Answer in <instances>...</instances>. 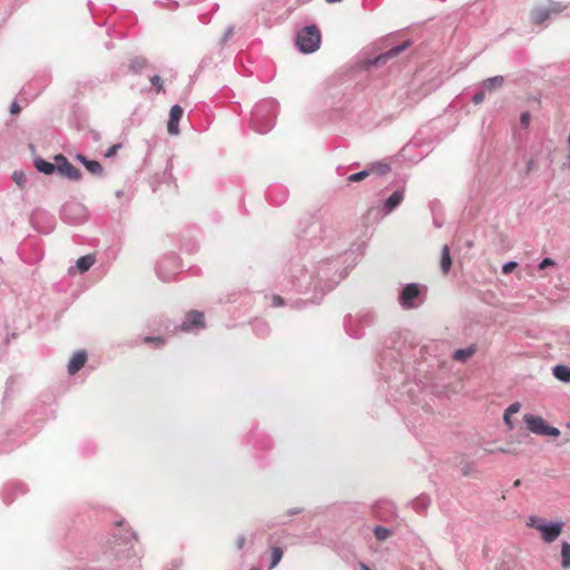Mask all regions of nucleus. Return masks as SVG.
I'll use <instances>...</instances> for the list:
<instances>
[{
    "instance_id": "47",
    "label": "nucleus",
    "mask_w": 570,
    "mask_h": 570,
    "mask_svg": "<svg viewBox=\"0 0 570 570\" xmlns=\"http://www.w3.org/2000/svg\"><path fill=\"white\" fill-rule=\"evenodd\" d=\"M503 420H504L505 424L509 426V429H512V428H513V424H512V421H511V415H508V414L504 412Z\"/></svg>"
},
{
    "instance_id": "29",
    "label": "nucleus",
    "mask_w": 570,
    "mask_h": 570,
    "mask_svg": "<svg viewBox=\"0 0 570 570\" xmlns=\"http://www.w3.org/2000/svg\"><path fill=\"white\" fill-rule=\"evenodd\" d=\"M561 558H562V567L570 568V543L562 542L561 544Z\"/></svg>"
},
{
    "instance_id": "43",
    "label": "nucleus",
    "mask_w": 570,
    "mask_h": 570,
    "mask_svg": "<svg viewBox=\"0 0 570 570\" xmlns=\"http://www.w3.org/2000/svg\"><path fill=\"white\" fill-rule=\"evenodd\" d=\"M520 120H521V124H522L524 127H527V126L529 125V122H530V114H529V112H523V114L521 115Z\"/></svg>"
},
{
    "instance_id": "12",
    "label": "nucleus",
    "mask_w": 570,
    "mask_h": 570,
    "mask_svg": "<svg viewBox=\"0 0 570 570\" xmlns=\"http://www.w3.org/2000/svg\"><path fill=\"white\" fill-rule=\"evenodd\" d=\"M184 115V110L179 105H174L169 110V118L167 122V131L171 136L179 135V121Z\"/></svg>"
},
{
    "instance_id": "6",
    "label": "nucleus",
    "mask_w": 570,
    "mask_h": 570,
    "mask_svg": "<svg viewBox=\"0 0 570 570\" xmlns=\"http://www.w3.org/2000/svg\"><path fill=\"white\" fill-rule=\"evenodd\" d=\"M375 316L372 312H361L356 316L348 315L345 318L344 326L351 337L358 338L363 335L362 328L370 326Z\"/></svg>"
},
{
    "instance_id": "32",
    "label": "nucleus",
    "mask_w": 570,
    "mask_h": 570,
    "mask_svg": "<svg viewBox=\"0 0 570 570\" xmlns=\"http://www.w3.org/2000/svg\"><path fill=\"white\" fill-rule=\"evenodd\" d=\"M544 524H546V522L543 521V519L535 517V515H531L527 522V525L534 528L538 531H539V527L544 525Z\"/></svg>"
},
{
    "instance_id": "31",
    "label": "nucleus",
    "mask_w": 570,
    "mask_h": 570,
    "mask_svg": "<svg viewBox=\"0 0 570 570\" xmlns=\"http://www.w3.org/2000/svg\"><path fill=\"white\" fill-rule=\"evenodd\" d=\"M147 65V61L146 59L144 58H136L131 61V65H130V68L135 71V72H138L140 71L142 68H145V66Z\"/></svg>"
},
{
    "instance_id": "28",
    "label": "nucleus",
    "mask_w": 570,
    "mask_h": 570,
    "mask_svg": "<svg viewBox=\"0 0 570 570\" xmlns=\"http://www.w3.org/2000/svg\"><path fill=\"white\" fill-rule=\"evenodd\" d=\"M373 533L379 541H384L393 533V531L382 525H375Z\"/></svg>"
},
{
    "instance_id": "44",
    "label": "nucleus",
    "mask_w": 570,
    "mask_h": 570,
    "mask_svg": "<svg viewBox=\"0 0 570 570\" xmlns=\"http://www.w3.org/2000/svg\"><path fill=\"white\" fill-rule=\"evenodd\" d=\"M537 161L535 159L531 158L527 163V173H531L535 168Z\"/></svg>"
},
{
    "instance_id": "35",
    "label": "nucleus",
    "mask_w": 570,
    "mask_h": 570,
    "mask_svg": "<svg viewBox=\"0 0 570 570\" xmlns=\"http://www.w3.org/2000/svg\"><path fill=\"white\" fill-rule=\"evenodd\" d=\"M151 85L156 88L157 92L163 91V80L159 76L155 75L150 78Z\"/></svg>"
},
{
    "instance_id": "23",
    "label": "nucleus",
    "mask_w": 570,
    "mask_h": 570,
    "mask_svg": "<svg viewBox=\"0 0 570 570\" xmlns=\"http://www.w3.org/2000/svg\"><path fill=\"white\" fill-rule=\"evenodd\" d=\"M96 257L94 255H85L77 259L76 267L80 273H85L90 269V267L95 264Z\"/></svg>"
},
{
    "instance_id": "50",
    "label": "nucleus",
    "mask_w": 570,
    "mask_h": 570,
    "mask_svg": "<svg viewBox=\"0 0 570 570\" xmlns=\"http://www.w3.org/2000/svg\"><path fill=\"white\" fill-rule=\"evenodd\" d=\"M19 110H20V108H19L18 104H17V102H13V104L11 105V112H12V114H17V112H19Z\"/></svg>"
},
{
    "instance_id": "38",
    "label": "nucleus",
    "mask_w": 570,
    "mask_h": 570,
    "mask_svg": "<svg viewBox=\"0 0 570 570\" xmlns=\"http://www.w3.org/2000/svg\"><path fill=\"white\" fill-rule=\"evenodd\" d=\"M119 148H120V145H119V144L112 145V146H111V147H109V148L107 149V151L105 153V157H107V158H111V157H114V156L117 154V151H118V149H119Z\"/></svg>"
},
{
    "instance_id": "54",
    "label": "nucleus",
    "mask_w": 570,
    "mask_h": 570,
    "mask_svg": "<svg viewBox=\"0 0 570 570\" xmlns=\"http://www.w3.org/2000/svg\"><path fill=\"white\" fill-rule=\"evenodd\" d=\"M116 195H117V197H120V196L122 195V191H121V190H118V191L116 193Z\"/></svg>"
},
{
    "instance_id": "27",
    "label": "nucleus",
    "mask_w": 570,
    "mask_h": 570,
    "mask_svg": "<svg viewBox=\"0 0 570 570\" xmlns=\"http://www.w3.org/2000/svg\"><path fill=\"white\" fill-rule=\"evenodd\" d=\"M284 551L281 547H274L271 552V563L268 570L274 569L282 560Z\"/></svg>"
},
{
    "instance_id": "33",
    "label": "nucleus",
    "mask_w": 570,
    "mask_h": 570,
    "mask_svg": "<svg viewBox=\"0 0 570 570\" xmlns=\"http://www.w3.org/2000/svg\"><path fill=\"white\" fill-rule=\"evenodd\" d=\"M485 94H487V91H483V88L480 86L479 90L473 95L472 101L475 105L482 104L484 101V99H485Z\"/></svg>"
},
{
    "instance_id": "52",
    "label": "nucleus",
    "mask_w": 570,
    "mask_h": 570,
    "mask_svg": "<svg viewBox=\"0 0 570 570\" xmlns=\"http://www.w3.org/2000/svg\"><path fill=\"white\" fill-rule=\"evenodd\" d=\"M327 3H336V2H341L342 0H325Z\"/></svg>"
},
{
    "instance_id": "34",
    "label": "nucleus",
    "mask_w": 570,
    "mask_h": 570,
    "mask_svg": "<svg viewBox=\"0 0 570 570\" xmlns=\"http://www.w3.org/2000/svg\"><path fill=\"white\" fill-rule=\"evenodd\" d=\"M12 179L16 181V184L20 187H23L26 183V176L22 171H14L12 175Z\"/></svg>"
},
{
    "instance_id": "41",
    "label": "nucleus",
    "mask_w": 570,
    "mask_h": 570,
    "mask_svg": "<svg viewBox=\"0 0 570 570\" xmlns=\"http://www.w3.org/2000/svg\"><path fill=\"white\" fill-rule=\"evenodd\" d=\"M233 33H234V27H233V26H229V27L226 29V31H225V33H224V36H223L222 42H223V43H226V42L228 41V39L233 36Z\"/></svg>"
},
{
    "instance_id": "10",
    "label": "nucleus",
    "mask_w": 570,
    "mask_h": 570,
    "mask_svg": "<svg viewBox=\"0 0 570 570\" xmlns=\"http://www.w3.org/2000/svg\"><path fill=\"white\" fill-rule=\"evenodd\" d=\"M411 46V41H405L401 45H397V46H394L393 48H391L390 50L379 55L376 58H374L373 60H370L368 61V66H383L385 65L390 59L396 57L397 55H400L402 51H404L405 49H407L409 47Z\"/></svg>"
},
{
    "instance_id": "2",
    "label": "nucleus",
    "mask_w": 570,
    "mask_h": 570,
    "mask_svg": "<svg viewBox=\"0 0 570 570\" xmlns=\"http://www.w3.org/2000/svg\"><path fill=\"white\" fill-rule=\"evenodd\" d=\"M277 107V101L273 98L257 102L250 115V127L259 134L268 132L274 127Z\"/></svg>"
},
{
    "instance_id": "20",
    "label": "nucleus",
    "mask_w": 570,
    "mask_h": 570,
    "mask_svg": "<svg viewBox=\"0 0 570 570\" xmlns=\"http://www.w3.org/2000/svg\"><path fill=\"white\" fill-rule=\"evenodd\" d=\"M252 327L254 333L259 337H265L271 332L269 325L264 320H255L252 324Z\"/></svg>"
},
{
    "instance_id": "53",
    "label": "nucleus",
    "mask_w": 570,
    "mask_h": 570,
    "mask_svg": "<svg viewBox=\"0 0 570 570\" xmlns=\"http://www.w3.org/2000/svg\"><path fill=\"white\" fill-rule=\"evenodd\" d=\"M362 570H371L366 564H361Z\"/></svg>"
},
{
    "instance_id": "24",
    "label": "nucleus",
    "mask_w": 570,
    "mask_h": 570,
    "mask_svg": "<svg viewBox=\"0 0 570 570\" xmlns=\"http://www.w3.org/2000/svg\"><path fill=\"white\" fill-rule=\"evenodd\" d=\"M475 347L473 345L466 347V348H460L454 351L453 353V360L464 363L468 358H470L475 353Z\"/></svg>"
},
{
    "instance_id": "46",
    "label": "nucleus",
    "mask_w": 570,
    "mask_h": 570,
    "mask_svg": "<svg viewBox=\"0 0 570 570\" xmlns=\"http://www.w3.org/2000/svg\"><path fill=\"white\" fill-rule=\"evenodd\" d=\"M157 274H158L159 278H161L163 281H166V282L170 281V278H171L169 275H166L163 273L161 265L157 268Z\"/></svg>"
},
{
    "instance_id": "40",
    "label": "nucleus",
    "mask_w": 570,
    "mask_h": 570,
    "mask_svg": "<svg viewBox=\"0 0 570 570\" xmlns=\"http://www.w3.org/2000/svg\"><path fill=\"white\" fill-rule=\"evenodd\" d=\"M554 265H556L554 261H553V259H551V258H548V257H547V258H543V259L539 263V266H538V267H539V269H544V268H547V267H549V266H554Z\"/></svg>"
},
{
    "instance_id": "56",
    "label": "nucleus",
    "mask_w": 570,
    "mask_h": 570,
    "mask_svg": "<svg viewBox=\"0 0 570 570\" xmlns=\"http://www.w3.org/2000/svg\"><path fill=\"white\" fill-rule=\"evenodd\" d=\"M250 570H261L259 568H252Z\"/></svg>"
},
{
    "instance_id": "22",
    "label": "nucleus",
    "mask_w": 570,
    "mask_h": 570,
    "mask_svg": "<svg viewBox=\"0 0 570 570\" xmlns=\"http://www.w3.org/2000/svg\"><path fill=\"white\" fill-rule=\"evenodd\" d=\"M381 510L393 511L394 505L389 501H379L373 505V508H372L373 515L379 520H385L381 513Z\"/></svg>"
},
{
    "instance_id": "15",
    "label": "nucleus",
    "mask_w": 570,
    "mask_h": 570,
    "mask_svg": "<svg viewBox=\"0 0 570 570\" xmlns=\"http://www.w3.org/2000/svg\"><path fill=\"white\" fill-rule=\"evenodd\" d=\"M87 354L85 351L76 352L68 363V373L70 375L76 374L86 363Z\"/></svg>"
},
{
    "instance_id": "5",
    "label": "nucleus",
    "mask_w": 570,
    "mask_h": 570,
    "mask_svg": "<svg viewBox=\"0 0 570 570\" xmlns=\"http://www.w3.org/2000/svg\"><path fill=\"white\" fill-rule=\"evenodd\" d=\"M425 286L417 283H410L403 287L399 295V303L404 309L417 308L421 306L425 298Z\"/></svg>"
},
{
    "instance_id": "55",
    "label": "nucleus",
    "mask_w": 570,
    "mask_h": 570,
    "mask_svg": "<svg viewBox=\"0 0 570 570\" xmlns=\"http://www.w3.org/2000/svg\"><path fill=\"white\" fill-rule=\"evenodd\" d=\"M519 484H520V480H517V481L514 482V485H515V487H518Z\"/></svg>"
},
{
    "instance_id": "1",
    "label": "nucleus",
    "mask_w": 570,
    "mask_h": 570,
    "mask_svg": "<svg viewBox=\"0 0 570 570\" xmlns=\"http://www.w3.org/2000/svg\"><path fill=\"white\" fill-rule=\"evenodd\" d=\"M340 258H324L306 253L289 263L286 277L291 287L298 293H312L311 303H318L344 277Z\"/></svg>"
},
{
    "instance_id": "51",
    "label": "nucleus",
    "mask_w": 570,
    "mask_h": 570,
    "mask_svg": "<svg viewBox=\"0 0 570 570\" xmlns=\"http://www.w3.org/2000/svg\"><path fill=\"white\" fill-rule=\"evenodd\" d=\"M302 512V509H292V510H288L287 514H296V513H301Z\"/></svg>"
},
{
    "instance_id": "39",
    "label": "nucleus",
    "mask_w": 570,
    "mask_h": 570,
    "mask_svg": "<svg viewBox=\"0 0 570 570\" xmlns=\"http://www.w3.org/2000/svg\"><path fill=\"white\" fill-rule=\"evenodd\" d=\"M520 410V404L518 402L510 404L504 411L508 415H512L518 413Z\"/></svg>"
},
{
    "instance_id": "36",
    "label": "nucleus",
    "mask_w": 570,
    "mask_h": 570,
    "mask_svg": "<svg viewBox=\"0 0 570 570\" xmlns=\"http://www.w3.org/2000/svg\"><path fill=\"white\" fill-rule=\"evenodd\" d=\"M518 266V264L515 262H508L505 263L503 266H502V273L503 274H509L511 273L515 267Z\"/></svg>"
},
{
    "instance_id": "30",
    "label": "nucleus",
    "mask_w": 570,
    "mask_h": 570,
    "mask_svg": "<svg viewBox=\"0 0 570 570\" xmlns=\"http://www.w3.org/2000/svg\"><path fill=\"white\" fill-rule=\"evenodd\" d=\"M368 176H370V173H368V169H367V166H366L365 169H363V170H361L358 173L350 175L347 177V181L348 183L361 181V180L365 179Z\"/></svg>"
},
{
    "instance_id": "11",
    "label": "nucleus",
    "mask_w": 570,
    "mask_h": 570,
    "mask_svg": "<svg viewBox=\"0 0 570 570\" xmlns=\"http://www.w3.org/2000/svg\"><path fill=\"white\" fill-rule=\"evenodd\" d=\"M562 522H550L539 527L542 540L547 543L553 542L562 531Z\"/></svg>"
},
{
    "instance_id": "26",
    "label": "nucleus",
    "mask_w": 570,
    "mask_h": 570,
    "mask_svg": "<svg viewBox=\"0 0 570 570\" xmlns=\"http://www.w3.org/2000/svg\"><path fill=\"white\" fill-rule=\"evenodd\" d=\"M452 266V259L450 256V248L444 245L441 253V269L443 273H448Z\"/></svg>"
},
{
    "instance_id": "8",
    "label": "nucleus",
    "mask_w": 570,
    "mask_h": 570,
    "mask_svg": "<svg viewBox=\"0 0 570 570\" xmlns=\"http://www.w3.org/2000/svg\"><path fill=\"white\" fill-rule=\"evenodd\" d=\"M205 327L204 314L199 311H189L186 313L179 328L183 332H198Z\"/></svg>"
},
{
    "instance_id": "7",
    "label": "nucleus",
    "mask_w": 570,
    "mask_h": 570,
    "mask_svg": "<svg viewBox=\"0 0 570 570\" xmlns=\"http://www.w3.org/2000/svg\"><path fill=\"white\" fill-rule=\"evenodd\" d=\"M523 419L527 428L534 434L553 438L560 435L559 429L548 425L541 416L525 414Z\"/></svg>"
},
{
    "instance_id": "19",
    "label": "nucleus",
    "mask_w": 570,
    "mask_h": 570,
    "mask_svg": "<svg viewBox=\"0 0 570 570\" xmlns=\"http://www.w3.org/2000/svg\"><path fill=\"white\" fill-rule=\"evenodd\" d=\"M35 167L37 168L38 171H40L42 174L51 175L56 171L57 164L49 163L42 158H36Z\"/></svg>"
},
{
    "instance_id": "21",
    "label": "nucleus",
    "mask_w": 570,
    "mask_h": 570,
    "mask_svg": "<svg viewBox=\"0 0 570 570\" xmlns=\"http://www.w3.org/2000/svg\"><path fill=\"white\" fill-rule=\"evenodd\" d=\"M553 375L561 382L569 383L570 382V367L567 365H556L552 368Z\"/></svg>"
},
{
    "instance_id": "13",
    "label": "nucleus",
    "mask_w": 570,
    "mask_h": 570,
    "mask_svg": "<svg viewBox=\"0 0 570 570\" xmlns=\"http://www.w3.org/2000/svg\"><path fill=\"white\" fill-rule=\"evenodd\" d=\"M404 200V189H397L384 202L382 206L383 215H390Z\"/></svg>"
},
{
    "instance_id": "17",
    "label": "nucleus",
    "mask_w": 570,
    "mask_h": 570,
    "mask_svg": "<svg viewBox=\"0 0 570 570\" xmlns=\"http://www.w3.org/2000/svg\"><path fill=\"white\" fill-rule=\"evenodd\" d=\"M504 83L503 76H494L483 80L480 86L483 88V91L491 92L499 88H501Z\"/></svg>"
},
{
    "instance_id": "45",
    "label": "nucleus",
    "mask_w": 570,
    "mask_h": 570,
    "mask_svg": "<svg viewBox=\"0 0 570 570\" xmlns=\"http://www.w3.org/2000/svg\"><path fill=\"white\" fill-rule=\"evenodd\" d=\"M308 228L311 230L309 234H312V233L321 230L322 225L320 223L315 222V223H312Z\"/></svg>"
},
{
    "instance_id": "49",
    "label": "nucleus",
    "mask_w": 570,
    "mask_h": 570,
    "mask_svg": "<svg viewBox=\"0 0 570 570\" xmlns=\"http://www.w3.org/2000/svg\"><path fill=\"white\" fill-rule=\"evenodd\" d=\"M244 544H245V537L244 535H239L237 538V548L242 549L244 547Z\"/></svg>"
},
{
    "instance_id": "14",
    "label": "nucleus",
    "mask_w": 570,
    "mask_h": 570,
    "mask_svg": "<svg viewBox=\"0 0 570 570\" xmlns=\"http://www.w3.org/2000/svg\"><path fill=\"white\" fill-rule=\"evenodd\" d=\"M288 197V190L283 185H274L268 189V198L275 206L283 205Z\"/></svg>"
},
{
    "instance_id": "18",
    "label": "nucleus",
    "mask_w": 570,
    "mask_h": 570,
    "mask_svg": "<svg viewBox=\"0 0 570 570\" xmlns=\"http://www.w3.org/2000/svg\"><path fill=\"white\" fill-rule=\"evenodd\" d=\"M80 163L83 164V166L86 167V169L92 174V175H96V176H101L102 175V166L96 161V160H89L87 159L85 156L82 155H77L76 157Z\"/></svg>"
},
{
    "instance_id": "9",
    "label": "nucleus",
    "mask_w": 570,
    "mask_h": 570,
    "mask_svg": "<svg viewBox=\"0 0 570 570\" xmlns=\"http://www.w3.org/2000/svg\"><path fill=\"white\" fill-rule=\"evenodd\" d=\"M55 161L57 164L56 170L61 176L75 181L81 178L80 170L76 168L63 155H57L55 157Z\"/></svg>"
},
{
    "instance_id": "42",
    "label": "nucleus",
    "mask_w": 570,
    "mask_h": 570,
    "mask_svg": "<svg viewBox=\"0 0 570 570\" xmlns=\"http://www.w3.org/2000/svg\"><path fill=\"white\" fill-rule=\"evenodd\" d=\"M306 305H307V301H303V299H296V301H294V302L291 304V306H292L293 308H302V307H304V306H306Z\"/></svg>"
},
{
    "instance_id": "16",
    "label": "nucleus",
    "mask_w": 570,
    "mask_h": 570,
    "mask_svg": "<svg viewBox=\"0 0 570 570\" xmlns=\"http://www.w3.org/2000/svg\"><path fill=\"white\" fill-rule=\"evenodd\" d=\"M370 175H376L379 177L384 176L391 171V165L386 160L374 161L367 165Z\"/></svg>"
},
{
    "instance_id": "3",
    "label": "nucleus",
    "mask_w": 570,
    "mask_h": 570,
    "mask_svg": "<svg viewBox=\"0 0 570 570\" xmlns=\"http://www.w3.org/2000/svg\"><path fill=\"white\" fill-rule=\"evenodd\" d=\"M566 8V4L554 0L538 2L529 12L530 22L534 26L547 28L549 21L560 16Z\"/></svg>"
},
{
    "instance_id": "4",
    "label": "nucleus",
    "mask_w": 570,
    "mask_h": 570,
    "mask_svg": "<svg viewBox=\"0 0 570 570\" xmlns=\"http://www.w3.org/2000/svg\"><path fill=\"white\" fill-rule=\"evenodd\" d=\"M321 45V31L316 24L302 28L296 35V46L303 53L315 52Z\"/></svg>"
},
{
    "instance_id": "25",
    "label": "nucleus",
    "mask_w": 570,
    "mask_h": 570,
    "mask_svg": "<svg viewBox=\"0 0 570 570\" xmlns=\"http://www.w3.org/2000/svg\"><path fill=\"white\" fill-rule=\"evenodd\" d=\"M431 503V500L428 495H419L412 501V507L416 512H424Z\"/></svg>"
},
{
    "instance_id": "37",
    "label": "nucleus",
    "mask_w": 570,
    "mask_h": 570,
    "mask_svg": "<svg viewBox=\"0 0 570 570\" xmlns=\"http://www.w3.org/2000/svg\"><path fill=\"white\" fill-rule=\"evenodd\" d=\"M285 305V301L282 296L279 295H273L272 296V306L273 307H279V306H283Z\"/></svg>"
},
{
    "instance_id": "48",
    "label": "nucleus",
    "mask_w": 570,
    "mask_h": 570,
    "mask_svg": "<svg viewBox=\"0 0 570 570\" xmlns=\"http://www.w3.org/2000/svg\"><path fill=\"white\" fill-rule=\"evenodd\" d=\"M145 342H156V343L160 344V343H163V340H161V337L146 336Z\"/></svg>"
}]
</instances>
